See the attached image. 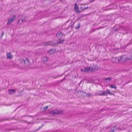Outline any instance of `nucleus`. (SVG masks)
I'll return each instance as SVG.
<instances>
[{"mask_svg":"<svg viewBox=\"0 0 132 132\" xmlns=\"http://www.w3.org/2000/svg\"><path fill=\"white\" fill-rule=\"evenodd\" d=\"M74 22H73V24H71V27H71V29H72V27H73V25H74Z\"/></svg>","mask_w":132,"mask_h":132,"instance_id":"obj_30","label":"nucleus"},{"mask_svg":"<svg viewBox=\"0 0 132 132\" xmlns=\"http://www.w3.org/2000/svg\"><path fill=\"white\" fill-rule=\"evenodd\" d=\"M126 56L125 55H124L122 56V62H126Z\"/></svg>","mask_w":132,"mask_h":132,"instance_id":"obj_11","label":"nucleus"},{"mask_svg":"<svg viewBox=\"0 0 132 132\" xmlns=\"http://www.w3.org/2000/svg\"><path fill=\"white\" fill-rule=\"evenodd\" d=\"M71 28V27L70 26H68V27L67 28H65L64 29V30H65V29H67V30H68L69 29V28Z\"/></svg>","mask_w":132,"mask_h":132,"instance_id":"obj_29","label":"nucleus"},{"mask_svg":"<svg viewBox=\"0 0 132 132\" xmlns=\"http://www.w3.org/2000/svg\"><path fill=\"white\" fill-rule=\"evenodd\" d=\"M122 30H125V31H126V33H124V34H126V33L128 34L129 32H128V29H125L124 28H122Z\"/></svg>","mask_w":132,"mask_h":132,"instance_id":"obj_19","label":"nucleus"},{"mask_svg":"<svg viewBox=\"0 0 132 132\" xmlns=\"http://www.w3.org/2000/svg\"><path fill=\"white\" fill-rule=\"evenodd\" d=\"M131 57H132V52L131 53Z\"/></svg>","mask_w":132,"mask_h":132,"instance_id":"obj_37","label":"nucleus"},{"mask_svg":"<svg viewBox=\"0 0 132 132\" xmlns=\"http://www.w3.org/2000/svg\"><path fill=\"white\" fill-rule=\"evenodd\" d=\"M75 10L77 13H79L80 12L79 11V10L78 7L77 6V4H75Z\"/></svg>","mask_w":132,"mask_h":132,"instance_id":"obj_7","label":"nucleus"},{"mask_svg":"<svg viewBox=\"0 0 132 132\" xmlns=\"http://www.w3.org/2000/svg\"><path fill=\"white\" fill-rule=\"evenodd\" d=\"M48 107V106H47L45 107H44L43 109H44V111L46 110Z\"/></svg>","mask_w":132,"mask_h":132,"instance_id":"obj_21","label":"nucleus"},{"mask_svg":"<svg viewBox=\"0 0 132 132\" xmlns=\"http://www.w3.org/2000/svg\"><path fill=\"white\" fill-rule=\"evenodd\" d=\"M118 26L116 25L114 26V27L113 28V29L114 30H115V31L117 30L118 29V28H117Z\"/></svg>","mask_w":132,"mask_h":132,"instance_id":"obj_17","label":"nucleus"},{"mask_svg":"<svg viewBox=\"0 0 132 132\" xmlns=\"http://www.w3.org/2000/svg\"><path fill=\"white\" fill-rule=\"evenodd\" d=\"M56 113H57V114H61L62 113L63 111H61L60 110H58L57 109H56Z\"/></svg>","mask_w":132,"mask_h":132,"instance_id":"obj_10","label":"nucleus"},{"mask_svg":"<svg viewBox=\"0 0 132 132\" xmlns=\"http://www.w3.org/2000/svg\"><path fill=\"white\" fill-rule=\"evenodd\" d=\"M41 128V127H39V128L38 129H37L35 130V131H33L32 132H34L36 131H37L40 128Z\"/></svg>","mask_w":132,"mask_h":132,"instance_id":"obj_28","label":"nucleus"},{"mask_svg":"<svg viewBox=\"0 0 132 132\" xmlns=\"http://www.w3.org/2000/svg\"><path fill=\"white\" fill-rule=\"evenodd\" d=\"M60 76V75H58L55 78H56V77H60V76Z\"/></svg>","mask_w":132,"mask_h":132,"instance_id":"obj_31","label":"nucleus"},{"mask_svg":"<svg viewBox=\"0 0 132 132\" xmlns=\"http://www.w3.org/2000/svg\"><path fill=\"white\" fill-rule=\"evenodd\" d=\"M110 87L112 88H114L116 89L117 88V87L115 85H111Z\"/></svg>","mask_w":132,"mask_h":132,"instance_id":"obj_18","label":"nucleus"},{"mask_svg":"<svg viewBox=\"0 0 132 132\" xmlns=\"http://www.w3.org/2000/svg\"><path fill=\"white\" fill-rule=\"evenodd\" d=\"M98 95L100 96H107L106 90L104 91H100L98 92Z\"/></svg>","mask_w":132,"mask_h":132,"instance_id":"obj_3","label":"nucleus"},{"mask_svg":"<svg viewBox=\"0 0 132 132\" xmlns=\"http://www.w3.org/2000/svg\"><path fill=\"white\" fill-rule=\"evenodd\" d=\"M24 67L25 66L27 67L29 66V62L27 58H25L24 59Z\"/></svg>","mask_w":132,"mask_h":132,"instance_id":"obj_5","label":"nucleus"},{"mask_svg":"<svg viewBox=\"0 0 132 132\" xmlns=\"http://www.w3.org/2000/svg\"><path fill=\"white\" fill-rule=\"evenodd\" d=\"M113 128H115V130H116L117 129H118L119 128V127H117V125H116L114 126L113 127Z\"/></svg>","mask_w":132,"mask_h":132,"instance_id":"obj_23","label":"nucleus"},{"mask_svg":"<svg viewBox=\"0 0 132 132\" xmlns=\"http://www.w3.org/2000/svg\"><path fill=\"white\" fill-rule=\"evenodd\" d=\"M22 22H24L26 21V20L25 19V18H24L23 19H22V18L21 19Z\"/></svg>","mask_w":132,"mask_h":132,"instance_id":"obj_25","label":"nucleus"},{"mask_svg":"<svg viewBox=\"0 0 132 132\" xmlns=\"http://www.w3.org/2000/svg\"><path fill=\"white\" fill-rule=\"evenodd\" d=\"M87 95L89 96L90 95V94L89 93H87Z\"/></svg>","mask_w":132,"mask_h":132,"instance_id":"obj_34","label":"nucleus"},{"mask_svg":"<svg viewBox=\"0 0 132 132\" xmlns=\"http://www.w3.org/2000/svg\"><path fill=\"white\" fill-rule=\"evenodd\" d=\"M56 36L58 39V41L56 43H53L51 41H49L44 42V44L45 45H50L52 46L56 45L57 44L62 43L64 40L63 39L61 40L62 37L63 36L62 33L60 32H58L56 34Z\"/></svg>","mask_w":132,"mask_h":132,"instance_id":"obj_1","label":"nucleus"},{"mask_svg":"<svg viewBox=\"0 0 132 132\" xmlns=\"http://www.w3.org/2000/svg\"><path fill=\"white\" fill-rule=\"evenodd\" d=\"M78 24V26H76L75 27V28L76 29H78L80 27V23H79Z\"/></svg>","mask_w":132,"mask_h":132,"instance_id":"obj_20","label":"nucleus"},{"mask_svg":"<svg viewBox=\"0 0 132 132\" xmlns=\"http://www.w3.org/2000/svg\"><path fill=\"white\" fill-rule=\"evenodd\" d=\"M118 60L119 62H122V56L120 57H118Z\"/></svg>","mask_w":132,"mask_h":132,"instance_id":"obj_14","label":"nucleus"},{"mask_svg":"<svg viewBox=\"0 0 132 132\" xmlns=\"http://www.w3.org/2000/svg\"><path fill=\"white\" fill-rule=\"evenodd\" d=\"M19 21H20V20H19V21H18L19 22Z\"/></svg>","mask_w":132,"mask_h":132,"instance_id":"obj_39","label":"nucleus"},{"mask_svg":"<svg viewBox=\"0 0 132 132\" xmlns=\"http://www.w3.org/2000/svg\"><path fill=\"white\" fill-rule=\"evenodd\" d=\"M88 7H86L84 8V9H83V10H85V9H88Z\"/></svg>","mask_w":132,"mask_h":132,"instance_id":"obj_33","label":"nucleus"},{"mask_svg":"<svg viewBox=\"0 0 132 132\" xmlns=\"http://www.w3.org/2000/svg\"><path fill=\"white\" fill-rule=\"evenodd\" d=\"M112 79V78H106L104 79L105 80H106V82L107 81L109 80V81H110L111 79Z\"/></svg>","mask_w":132,"mask_h":132,"instance_id":"obj_15","label":"nucleus"},{"mask_svg":"<svg viewBox=\"0 0 132 132\" xmlns=\"http://www.w3.org/2000/svg\"><path fill=\"white\" fill-rule=\"evenodd\" d=\"M42 61L44 62H47L48 61V58L47 57H44L42 58Z\"/></svg>","mask_w":132,"mask_h":132,"instance_id":"obj_9","label":"nucleus"},{"mask_svg":"<svg viewBox=\"0 0 132 132\" xmlns=\"http://www.w3.org/2000/svg\"><path fill=\"white\" fill-rule=\"evenodd\" d=\"M95 69H93V67H92L91 68L90 67L88 68V67H86L84 68V72H87L89 71L92 72H93L94 71H95Z\"/></svg>","mask_w":132,"mask_h":132,"instance_id":"obj_4","label":"nucleus"},{"mask_svg":"<svg viewBox=\"0 0 132 132\" xmlns=\"http://www.w3.org/2000/svg\"><path fill=\"white\" fill-rule=\"evenodd\" d=\"M88 4H81V5H88Z\"/></svg>","mask_w":132,"mask_h":132,"instance_id":"obj_32","label":"nucleus"},{"mask_svg":"<svg viewBox=\"0 0 132 132\" xmlns=\"http://www.w3.org/2000/svg\"><path fill=\"white\" fill-rule=\"evenodd\" d=\"M56 109L53 112L52 114H53L54 115L55 114H57V113H56Z\"/></svg>","mask_w":132,"mask_h":132,"instance_id":"obj_24","label":"nucleus"},{"mask_svg":"<svg viewBox=\"0 0 132 132\" xmlns=\"http://www.w3.org/2000/svg\"><path fill=\"white\" fill-rule=\"evenodd\" d=\"M115 128L112 127L110 131V132H114L115 131Z\"/></svg>","mask_w":132,"mask_h":132,"instance_id":"obj_16","label":"nucleus"},{"mask_svg":"<svg viewBox=\"0 0 132 132\" xmlns=\"http://www.w3.org/2000/svg\"><path fill=\"white\" fill-rule=\"evenodd\" d=\"M16 17V16L14 15H13L10 18L8 19V21L7 23V25H10L11 23L14 20L15 18Z\"/></svg>","mask_w":132,"mask_h":132,"instance_id":"obj_2","label":"nucleus"},{"mask_svg":"<svg viewBox=\"0 0 132 132\" xmlns=\"http://www.w3.org/2000/svg\"><path fill=\"white\" fill-rule=\"evenodd\" d=\"M81 9H82V7H81Z\"/></svg>","mask_w":132,"mask_h":132,"instance_id":"obj_38","label":"nucleus"},{"mask_svg":"<svg viewBox=\"0 0 132 132\" xmlns=\"http://www.w3.org/2000/svg\"><path fill=\"white\" fill-rule=\"evenodd\" d=\"M51 52L52 53L53 52V50L51 49L50 50H49L48 51L49 53H50V54H51Z\"/></svg>","mask_w":132,"mask_h":132,"instance_id":"obj_27","label":"nucleus"},{"mask_svg":"<svg viewBox=\"0 0 132 132\" xmlns=\"http://www.w3.org/2000/svg\"><path fill=\"white\" fill-rule=\"evenodd\" d=\"M110 90L109 89H107L106 90V93L107 94V96L109 94H110V95H114V94L112 93H110Z\"/></svg>","mask_w":132,"mask_h":132,"instance_id":"obj_13","label":"nucleus"},{"mask_svg":"<svg viewBox=\"0 0 132 132\" xmlns=\"http://www.w3.org/2000/svg\"><path fill=\"white\" fill-rule=\"evenodd\" d=\"M84 70L83 69H81V71H83L84 72Z\"/></svg>","mask_w":132,"mask_h":132,"instance_id":"obj_35","label":"nucleus"},{"mask_svg":"<svg viewBox=\"0 0 132 132\" xmlns=\"http://www.w3.org/2000/svg\"><path fill=\"white\" fill-rule=\"evenodd\" d=\"M131 59V58L130 57H127L126 56V61L130 60Z\"/></svg>","mask_w":132,"mask_h":132,"instance_id":"obj_26","label":"nucleus"},{"mask_svg":"<svg viewBox=\"0 0 132 132\" xmlns=\"http://www.w3.org/2000/svg\"><path fill=\"white\" fill-rule=\"evenodd\" d=\"M9 94H13L15 92L14 89H10L8 90Z\"/></svg>","mask_w":132,"mask_h":132,"instance_id":"obj_8","label":"nucleus"},{"mask_svg":"<svg viewBox=\"0 0 132 132\" xmlns=\"http://www.w3.org/2000/svg\"><path fill=\"white\" fill-rule=\"evenodd\" d=\"M22 91H21L20 92H19L18 93V95L19 96H22Z\"/></svg>","mask_w":132,"mask_h":132,"instance_id":"obj_22","label":"nucleus"},{"mask_svg":"<svg viewBox=\"0 0 132 132\" xmlns=\"http://www.w3.org/2000/svg\"><path fill=\"white\" fill-rule=\"evenodd\" d=\"M7 58L11 59L12 58L11 53H7Z\"/></svg>","mask_w":132,"mask_h":132,"instance_id":"obj_12","label":"nucleus"},{"mask_svg":"<svg viewBox=\"0 0 132 132\" xmlns=\"http://www.w3.org/2000/svg\"><path fill=\"white\" fill-rule=\"evenodd\" d=\"M65 79V78H64L62 80V81L64 80Z\"/></svg>","mask_w":132,"mask_h":132,"instance_id":"obj_36","label":"nucleus"},{"mask_svg":"<svg viewBox=\"0 0 132 132\" xmlns=\"http://www.w3.org/2000/svg\"><path fill=\"white\" fill-rule=\"evenodd\" d=\"M19 61L21 65L23 67H24V59H20Z\"/></svg>","mask_w":132,"mask_h":132,"instance_id":"obj_6","label":"nucleus"}]
</instances>
